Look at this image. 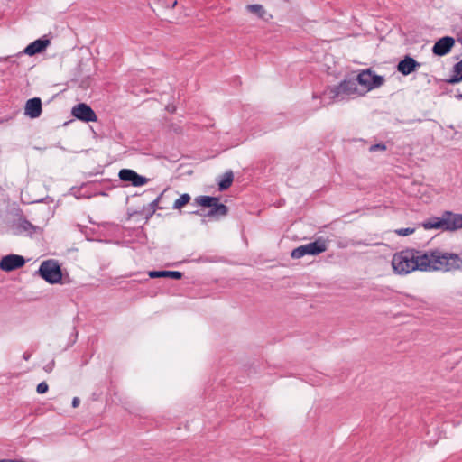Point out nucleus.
Here are the masks:
<instances>
[{
  "mask_svg": "<svg viewBox=\"0 0 462 462\" xmlns=\"http://www.w3.org/2000/svg\"><path fill=\"white\" fill-rule=\"evenodd\" d=\"M54 366V361L52 360L51 363H49L45 367L44 370L46 372H51Z\"/></svg>",
  "mask_w": 462,
  "mask_h": 462,
  "instance_id": "obj_27",
  "label": "nucleus"
},
{
  "mask_svg": "<svg viewBox=\"0 0 462 462\" xmlns=\"http://www.w3.org/2000/svg\"><path fill=\"white\" fill-rule=\"evenodd\" d=\"M49 386L46 382H42L37 385L36 391L39 394L47 393Z\"/></svg>",
  "mask_w": 462,
  "mask_h": 462,
  "instance_id": "obj_24",
  "label": "nucleus"
},
{
  "mask_svg": "<svg viewBox=\"0 0 462 462\" xmlns=\"http://www.w3.org/2000/svg\"><path fill=\"white\" fill-rule=\"evenodd\" d=\"M415 122L420 123L421 119H411V120L405 121L404 123H406V124H412V123H415Z\"/></svg>",
  "mask_w": 462,
  "mask_h": 462,
  "instance_id": "obj_29",
  "label": "nucleus"
},
{
  "mask_svg": "<svg viewBox=\"0 0 462 462\" xmlns=\"http://www.w3.org/2000/svg\"><path fill=\"white\" fill-rule=\"evenodd\" d=\"M455 44V40L451 36H444L439 39L432 47V52L436 56H444L448 54Z\"/></svg>",
  "mask_w": 462,
  "mask_h": 462,
  "instance_id": "obj_10",
  "label": "nucleus"
},
{
  "mask_svg": "<svg viewBox=\"0 0 462 462\" xmlns=\"http://www.w3.org/2000/svg\"><path fill=\"white\" fill-rule=\"evenodd\" d=\"M50 44L51 41L44 36L28 44L23 52L28 56H34L45 51Z\"/></svg>",
  "mask_w": 462,
  "mask_h": 462,
  "instance_id": "obj_13",
  "label": "nucleus"
},
{
  "mask_svg": "<svg viewBox=\"0 0 462 462\" xmlns=\"http://www.w3.org/2000/svg\"><path fill=\"white\" fill-rule=\"evenodd\" d=\"M455 97L457 99H462V94H460V93L457 94Z\"/></svg>",
  "mask_w": 462,
  "mask_h": 462,
  "instance_id": "obj_33",
  "label": "nucleus"
},
{
  "mask_svg": "<svg viewBox=\"0 0 462 462\" xmlns=\"http://www.w3.org/2000/svg\"><path fill=\"white\" fill-rule=\"evenodd\" d=\"M190 196L188 193H184L174 201L172 208L174 209H180L181 208L186 206L190 201Z\"/></svg>",
  "mask_w": 462,
  "mask_h": 462,
  "instance_id": "obj_21",
  "label": "nucleus"
},
{
  "mask_svg": "<svg viewBox=\"0 0 462 462\" xmlns=\"http://www.w3.org/2000/svg\"><path fill=\"white\" fill-rule=\"evenodd\" d=\"M194 204L198 206H201L203 208H208L209 210L205 212L203 209L193 211V214L203 217H216L226 216L228 213V208L219 202V199L217 197L212 196H199L194 199Z\"/></svg>",
  "mask_w": 462,
  "mask_h": 462,
  "instance_id": "obj_2",
  "label": "nucleus"
},
{
  "mask_svg": "<svg viewBox=\"0 0 462 462\" xmlns=\"http://www.w3.org/2000/svg\"><path fill=\"white\" fill-rule=\"evenodd\" d=\"M37 273L50 284L59 283L62 279V272L58 261L50 259L43 261Z\"/></svg>",
  "mask_w": 462,
  "mask_h": 462,
  "instance_id": "obj_4",
  "label": "nucleus"
},
{
  "mask_svg": "<svg viewBox=\"0 0 462 462\" xmlns=\"http://www.w3.org/2000/svg\"><path fill=\"white\" fill-rule=\"evenodd\" d=\"M356 79L363 95L369 90L381 87L385 81L383 76L373 73L369 69L360 72Z\"/></svg>",
  "mask_w": 462,
  "mask_h": 462,
  "instance_id": "obj_5",
  "label": "nucleus"
},
{
  "mask_svg": "<svg viewBox=\"0 0 462 462\" xmlns=\"http://www.w3.org/2000/svg\"><path fill=\"white\" fill-rule=\"evenodd\" d=\"M323 106V104L321 103V101H319V103L318 105H316L313 108L314 111L321 108Z\"/></svg>",
  "mask_w": 462,
  "mask_h": 462,
  "instance_id": "obj_31",
  "label": "nucleus"
},
{
  "mask_svg": "<svg viewBox=\"0 0 462 462\" xmlns=\"http://www.w3.org/2000/svg\"><path fill=\"white\" fill-rule=\"evenodd\" d=\"M23 357L24 360H29L31 357V354L28 352L23 353Z\"/></svg>",
  "mask_w": 462,
  "mask_h": 462,
  "instance_id": "obj_30",
  "label": "nucleus"
},
{
  "mask_svg": "<svg viewBox=\"0 0 462 462\" xmlns=\"http://www.w3.org/2000/svg\"><path fill=\"white\" fill-rule=\"evenodd\" d=\"M26 263L23 256L18 254H7L0 260V269L5 272H12L22 268Z\"/></svg>",
  "mask_w": 462,
  "mask_h": 462,
  "instance_id": "obj_8",
  "label": "nucleus"
},
{
  "mask_svg": "<svg viewBox=\"0 0 462 462\" xmlns=\"http://www.w3.org/2000/svg\"><path fill=\"white\" fill-rule=\"evenodd\" d=\"M454 75L451 76L448 79H446V82L451 85L459 83L462 81V60L456 63L453 67Z\"/></svg>",
  "mask_w": 462,
  "mask_h": 462,
  "instance_id": "obj_19",
  "label": "nucleus"
},
{
  "mask_svg": "<svg viewBox=\"0 0 462 462\" xmlns=\"http://www.w3.org/2000/svg\"><path fill=\"white\" fill-rule=\"evenodd\" d=\"M14 229L15 235H22L24 233L32 235L35 231L36 226L26 218H19L14 225Z\"/></svg>",
  "mask_w": 462,
  "mask_h": 462,
  "instance_id": "obj_17",
  "label": "nucleus"
},
{
  "mask_svg": "<svg viewBox=\"0 0 462 462\" xmlns=\"http://www.w3.org/2000/svg\"><path fill=\"white\" fill-rule=\"evenodd\" d=\"M246 9L253 13V14H255L258 17L260 18H263L265 14V9L263 8V6L262 5H259V4H254V5H248L246 6Z\"/></svg>",
  "mask_w": 462,
  "mask_h": 462,
  "instance_id": "obj_22",
  "label": "nucleus"
},
{
  "mask_svg": "<svg viewBox=\"0 0 462 462\" xmlns=\"http://www.w3.org/2000/svg\"><path fill=\"white\" fill-rule=\"evenodd\" d=\"M14 118L13 116H5L0 119V124H4L5 122H8L9 120H12Z\"/></svg>",
  "mask_w": 462,
  "mask_h": 462,
  "instance_id": "obj_28",
  "label": "nucleus"
},
{
  "mask_svg": "<svg viewBox=\"0 0 462 462\" xmlns=\"http://www.w3.org/2000/svg\"><path fill=\"white\" fill-rule=\"evenodd\" d=\"M79 403H80V400H79V397H74V398L72 399V402H71V404H72V407H73V408H77V407L79 405Z\"/></svg>",
  "mask_w": 462,
  "mask_h": 462,
  "instance_id": "obj_26",
  "label": "nucleus"
},
{
  "mask_svg": "<svg viewBox=\"0 0 462 462\" xmlns=\"http://www.w3.org/2000/svg\"><path fill=\"white\" fill-rule=\"evenodd\" d=\"M378 150H380V151L386 150L385 144H383V143H376V144H373V145L370 146V151L371 152H374V151H378Z\"/></svg>",
  "mask_w": 462,
  "mask_h": 462,
  "instance_id": "obj_25",
  "label": "nucleus"
},
{
  "mask_svg": "<svg viewBox=\"0 0 462 462\" xmlns=\"http://www.w3.org/2000/svg\"><path fill=\"white\" fill-rule=\"evenodd\" d=\"M415 231L414 228H411V227H406V228H400V229H397L395 231V233L399 236H409V235H411L413 234Z\"/></svg>",
  "mask_w": 462,
  "mask_h": 462,
  "instance_id": "obj_23",
  "label": "nucleus"
},
{
  "mask_svg": "<svg viewBox=\"0 0 462 462\" xmlns=\"http://www.w3.org/2000/svg\"><path fill=\"white\" fill-rule=\"evenodd\" d=\"M177 5V0H175L172 5H171V8L175 7V5Z\"/></svg>",
  "mask_w": 462,
  "mask_h": 462,
  "instance_id": "obj_34",
  "label": "nucleus"
},
{
  "mask_svg": "<svg viewBox=\"0 0 462 462\" xmlns=\"http://www.w3.org/2000/svg\"><path fill=\"white\" fill-rule=\"evenodd\" d=\"M118 176L122 181L130 182L134 187H140L148 182L147 178L130 169L120 170Z\"/></svg>",
  "mask_w": 462,
  "mask_h": 462,
  "instance_id": "obj_9",
  "label": "nucleus"
},
{
  "mask_svg": "<svg viewBox=\"0 0 462 462\" xmlns=\"http://www.w3.org/2000/svg\"><path fill=\"white\" fill-rule=\"evenodd\" d=\"M162 195H163V193H161L155 199H153L151 203L148 204V208H151V213L146 214V216H145L146 221H148L152 217V215L156 211V208H159V209L163 208L162 207L158 206L159 201L162 199Z\"/></svg>",
  "mask_w": 462,
  "mask_h": 462,
  "instance_id": "obj_20",
  "label": "nucleus"
},
{
  "mask_svg": "<svg viewBox=\"0 0 462 462\" xmlns=\"http://www.w3.org/2000/svg\"><path fill=\"white\" fill-rule=\"evenodd\" d=\"M312 98H313V99H319V98H320V97H319V96H318L317 94H313V95H312Z\"/></svg>",
  "mask_w": 462,
  "mask_h": 462,
  "instance_id": "obj_32",
  "label": "nucleus"
},
{
  "mask_svg": "<svg viewBox=\"0 0 462 462\" xmlns=\"http://www.w3.org/2000/svg\"><path fill=\"white\" fill-rule=\"evenodd\" d=\"M148 276L152 279L171 278L173 280H180L183 277V273L179 271L152 270L148 272Z\"/></svg>",
  "mask_w": 462,
  "mask_h": 462,
  "instance_id": "obj_16",
  "label": "nucleus"
},
{
  "mask_svg": "<svg viewBox=\"0 0 462 462\" xmlns=\"http://www.w3.org/2000/svg\"><path fill=\"white\" fill-rule=\"evenodd\" d=\"M42 111V100L40 97H33L27 100L24 107V114L30 118H37Z\"/></svg>",
  "mask_w": 462,
  "mask_h": 462,
  "instance_id": "obj_14",
  "label": "nucleus"
},
{
  "mask_svg": "<svg viewBox=\"0 0 462 462\" xmlns=\"http://www.w3.org/2000/svg\"><path fill=\"white\" fill-rule=\"evenodd\" d=\"M392 266L394 273L402 275L416 270L449 272L462 267V258L457 254L441 253L438 250L421 253L406 249L393 254Z\"/></svg>",
  "mask_w": 462,
  "mask_h": 462,
  "instance_id": "obj_1",
  "label": "nucleus"
},
{
  "mask_svg": "<svg viewBox=\"0 0 462 462\" xmlns=\"http://www.w3.org/2000/svg\"><path fill=\"white\" fill-rule=\"evenodd\" d=\"M420 67V62H418L414 58L406 55L398 62L397 70L403 76H408L411 73L416 71Z\"/></svg>",
  "mask_w": 462,
  "mask_h": 462,
  "instance_id": "obj_11",
  "label": "nucleus"
},
{
  "mask_svg": "<svg viewBox=\"0 0 462 462\" xmlns=\"http://www.w3.org/2000/svg\"><path fill=\"white\" fill-rule=\"evenodd\" d=\"M444 217L447 224L446 231L454 232L462 229V214L444 210Z\"/></svg>",
  "mask_w": 462,
  "mask_h": 462,
  "instance_id": "obj_12",
  "label": "nucleus"
},
{
  "mask_svg": "<svg viewBox=\"0 0 462 462\" xmlns=\"http://www.w3.org/2000/svg\"><path fill=\"white\" fill-rule=\"evenodd\" d=\"M327 250V243L322 238H318L314 242L300 245L293 249L291 257L300 259L305 255H319Z\"/></svg>",
  "mask_w": 462,
  "mask_h": 462,
  "instance_id": "obj_6",
  "label": "nucleus"
},
{
  "mask_svg": "<svg viewBox=\"0 0 462 462\" xmlns=\"http://www.w3.org/2000/svg\"><path fill=\"white\" fill-rule=\"evenodd\" d=\"M421 226L426 230L440 229L442 231H446L447 224L444 217V211L440 217H431L429 219L423 221L421 223Z\"/></svg>",
  "mask_w": 462,
  "mask_h": 462,
  "instance_id": "obj_15",
  "label": "nucleus"
},
{
  "mask_svg": "<svg viewBox=\"0 0 462 462\" xmlns=\"http://www.w3.org/2000/svg\"><path fill=\"white\" fill-rule=\"evenodd\" d=\"M329 97L332 100L337 98L344 99L350 96H364L358 87L356 78L342 80L338 85L328 88Z\"/></svg>",
  "mask_w": 462,
  "mask_h": 462,
  "instance_id": "obj_3",
  "label": "nucleus"
},
{
  "mask_svg": "<svg viewBox=\"0 0 462 462\" xmlns=\"http://www.w3.org/2000/svg\"><path fill=\"white\" fill-rule=\"evenodd\" d=\"M71 115L85 123L97 121L95 111L85 103H79L74 106L71 110Z\"/></svg>",
  "mask_w": 462,
  "mask_h": 462,
  "instance_id": "obj_7",
  "label": "nucleus"
},
{
  "mask_svg": "<svg viewBox=\"0 0 462 462\" xmlns=\"http://www.w3.org/2000/svg\"><path fill=\"white\" fill-rule=\"evenodd\" d=\"M234 180V174L233 171H229L224 173L221 176V180L218 181V189L220 191L226 190L231 185Z\"/></svg>",
  "mask_w": 462,
  "mask_h": 462,
  "instance_id": "obj_18",
  "label": "nucleus"
}]
</instances>
